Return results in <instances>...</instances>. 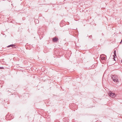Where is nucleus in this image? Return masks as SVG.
Here are the masks:
<instances>
[{
	"label": "nucleus",
	"instance_id": "1",
	"mask_svg": "<svg viewBox=\"0 0 122 122\" xmlns=\"http://www.w3.org/2000/svg\"><path fill=\"white\" fill-rule=\"evenodd\" d=\"M112 78L114 82H118V77L117 76L115 75H113Z\"/></svg>",
	"mask_w": 122,
	"mask_h": 122
},
{
	"label": "nucleus",
	"instance_id": "2",
	"mask_svg": "<svg viewBox=\"0 0 122 122\" xmlns=\"http://www.w3.org/2000/svg\"><path fill=\"white\" fill-rule=\"evenodd\" d=\"M100 58L101 60H105L107 59V56L104 54H102L100 55Z\"/></svg>",
	"mask_w": 122,
	"mask_h": 122
},
{
	"label": "nucleus",
	"instance_id": "3",
	"mask_svg": "<svg viewBox=\"0 0 122 122\" xmlns=\"http://www.w3.org/2000/svg\"><path fill=\"white\" fill-rule=\"evenodd\" d=\"M108 94L110 97L114 98L116 96V95L114 93H112L111 92H109Z\"/></svg>",
	"mask_w": 122,
	"mask_h": 122
},
{
	"label": "nucleus",
	"instance_id": "4",
	"mask_svg": "<svg viewBox=\"0 0 122 122\" xmlns=\"http://www.w3.org/2000/svg\"><path fill=\"white\" fill-rule=\"evenodd\" d=\"M59 40V39L56 37H55L52 39V41L54 42H56Z\"/></svg>",
	"mask_w": 122,
	"mask_h": 122
},
{
	"label": "nucleus",
	"instance_id": "5",
	"mask_svg": "<svg viewBox=\"0 0 122 122\" xmlns=\"http://www.w3.org/2000/svg\"><path fill=\"white\" fill-rule=\"evenodd\" d=\"M15 45L14 44H11L10 45H9L8 46H7V47H11L12 48H15Z\"/></svg>",
	"mask_w": 122,
	"mask_h": 122
},
{
	"label": "nucleus",
	"instance_id": "6",
	"mask_svg": "<svg viewBox=\"0 0 122 122\" xmlns=\"http://www.w3.org/2000/svg\"><path fill=\"white\" fill-rule=\"evenodd\" d=\"M68 118L65 117L63 119V120L66 122H68Z\"/></svg>",
	"mask_w": 122,
	"mask_h": 122
},
{
	"label": "nucleus",
	"instance_id": "7",
	"mask_svg": "<svg viewBox=\"0 0 122 122\" xmlns=\"http://www.w3.org/2000/svg\"><path fill=\"white\" fill-rule=\"evenodd\" d=\"M113 60L115 61V58L116 57V54H114V55H113Z\"/></svg>",
	"mask_w": 122,
	"mask_h": 122
},
{
	"label": "nucleus",
	"instance_id": "8",
	"mask_svg": "<svg viewBox=\"0 0 122 122\" xmlns=\"http://www.w3.org/2000/svg\"><path fill=\"white\" fill-rule=\"evenodd\" d=\"M35 22H38V23H39V21L37 19H36L35 20Z\"/></svg>",
	"mask_w": 122,
	"mask_h": 122
},
{
	"label": "nucleus",
	"instance_id": "9",
	"mask_svg": "<svg viewBox=\"0 0 122 122\" xmlns=\"http://www.w3.org/2000/svg\"><path fill=\"white\" fill-rule=\"evenodd\" d=\"M89 37L90 38H91V39H92V35H91L90 36H89Z\"/></svg>",
	"mask_w": 122,
	"mask_h": 122
},
{
	"label": "nucleus",
	"instance_id": "10",
	"mask_svg": "<svg viewBox=\"0 0 122 122\" xmlns=\"http://www.w3.org/2000/svg\"><path fill=\"white\" fill-rule=\"evenodd\" d=\"M4 67H0V69H4Z\"/></svg>",
	"mask_w": 122,
	"mask_h": 122
},
{
	"label": "nucleus",
	"instance_id": "11",
	"mask_svg": "<svg viewBox=\"0 0 122 122\" xmlns=\"http://www.w3.org/2000/svg\"><path fill=\"white\" fill-rule=\"evenodd\" d=\"M116 51L114 50L113 52V53H116Z\"/></svg>",
	"mask_w": 122,
	"mask_h": 122
},
{
	"label": "nucleus",
	"instance_id": "12",
	"mask_svg": "<svg viewBox=\"0 0 122 122\" xmlns=\"http://www.w3.org/2000/svg\"><path fill=\"white\" fill-rule=\"evenodd\" d=\"M0 82H1V81H0ZM1 82H2L3 83V81H1Z\"/></svg>",
	"mask_w": 122,
	"mask_h": 122
},
{
	"label": "nucleus",
	"instance_id": "13",
	"mask_svg": "<svg viewBox=\"0 0 122 122\" xmlns=\"http://www.w3.org/2000/svg\"><path fill=\"white\" fill-rule=\"evenodd\" d=\"M44 4H45V3L44 2Z\"/></svg>",
	"mask_w": 122,
	"mask_h": 122
},
{
	"label": "nucleus",
	"instance_id": "14",
	"mask_svg": "<svg viewBox=\"0 0 122 122\" xmlns=\"http://www.w3.org/2000/svg\"><path fill=\"white\" fill-rule=\"evenodd\" d=\"M54 57H55H55L54 56Z\"/></svg>",
	"mask_w": 122,
	"mask_h": 122
},
{
	"label": "nucleus",
	"instance_id": "15",
	"mask_svg": "<svg viewBox=\"0 0 122 122\" xmlns=\"http://www.w3.org/2000/svg\"><path fill=\"white\" fill-rule=\"evenodd\" d=\"M65 56H66V55H65Z\"/></svg>",
	"mask_w": 122,
	"mask_h": 122
},
{
	"label": "nucleus",
	"instance_id": "16",
	"mask_svg": "<svg viewBox=\"0 0 122 122\" xmlns=\"http://www.w3.org/2000/svg\"><path fill=\"white\" fill-rule=\"evenodd\" d=\"M58 54L57 55H58V54Z\"/></svg>",
	"mask_w": 122,
	"mask_h": 122
}]
</instances>
